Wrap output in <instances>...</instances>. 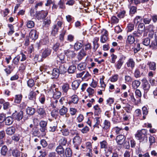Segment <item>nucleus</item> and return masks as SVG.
<instances>
[{
  "instance_id": "nucleus-1",
  "label": "nucleus",
  "mask_w": 157,
  "mask_h": 157,
  "mask_svg": "<svg viewBox=\"0 0 157 157\" xmlns=\"http://www.w3.org/2000/svg\"><path fill=\"white\" fill-rule=\"evenodd\" d=\"M147 131L145 129L138 130L135 134L136 138L140 142H143L147 140Z\"/></svg>"
},
{
  "instance_id": "nucleus-2",
  "label": "nucleus",
  "mask_w": 157,
  "mask_h": 157,
  "mask_svg": "<svg viewBox=\"0 0 157 157\" xmlns=\"http://www.w3.org/2000/svg\"><path fill=\"white\" fill-rule=\"evenodd\" d=\"M12 116L13 118L18 121H19L21 120L23 117V112L21 110H20L18 112L15 111V112L13 113L12 114Z\"/></svg>"
},
{
  "instance_id": "nucleus-3",
  "label": "nucleus",
  "mask_w": 157,
  "mask_h": 157,
  "mask_svg": "<svg viewBox=\"0 0 157 157\" xmlns=\"http://www.w3.org/2000/svg\"><path fill=\"white\" fill-rule=\"evenodd\" d=\"M142 81L143 82L142 85L144 91V92L147 93L150 89V85L145 78H144L142 80Z\"/></svg>"
},
{
  "instance_id": "nucleus-4",
  "label": "nucleus",
  "mask_w": 157,
  "mask_h": 157,
  "mask_svg": "<svg viewBox=\"0 0 157 157\" xmlns=\"http://www.w3.org/2000/svg\"><path fill=\"white\" fill-rule=\"evenodd\" d=\"M48 14V12L47 11H41L40 12L36 14V17L39 19H44L45 18Z\"/></svg>"
},
{
  "instance_id": "nucleus-5",
  "label": "nucleus",
  "mask_w": 157,
  "mask_h": 157,
  "mask_svg": "<svg viewBox=\"0 0 157 157\" xmlns=\"http://www.w3.org/2000/svg\"><path fill=\"white\" fill-rule=\"evenodd\" d=\"M125 140V138L124 136L122 135L117 136L116 138L117 143L120 145H122L124 143Z\"/></svg>"
},
{
  "instance_id": "nucleus-6",
  "label": "nucleus",
  "mask_w": 157,
  "mask_h": 157,
  "mask_svg": "<svg viewBox=\"0 0 157 157\" xmlns=\"http://www.w3.org/2000/svg\"><path fill=\"white\" fill-rule=\"evenodd\" d=\"M63 25V23L62 22L59 21V26L61 27V29H62V30L61 32V33L59 35V40L61 42H63L64 40V35L66 32V30L64 29V26H62Z\"/></svg>"
},
{
  "instance_id": "nucleus-7",
  "label": "nucleus",
  "mask_w": 157,
  "mask_h": 157,
  "mask_svg": "<svg viewBox=\"0 0 157 157\" xmlns=\"http://www.w3.org/2000/svg\"><path fill=\"white\" fill-rule=\"evenodd\" d=\"M125 58H126L125 57L124 58H121L117 62L116 64L115 65V67L117 69L119 70L121 69L124 63L123 59H124Z\"/></svg>"
},
{
  "instance_id": "nucleus-8",
  "label": "nucleus",
  "mask_w": 157,
  "mask_h": 157,
  "mask_svg": "<svg viewBox=\"0 0 157 157\" xmlns=\"http://www.w3.org/2000/svg\"><path fill=\"white\" fill-rule=\"evenodd\" d=\"M99 40V38L98 37H95L93 40V49L94 52L96 51L97 49L98 48L99 45L98 42Z\"/></svg>"
},
{
  "instance_id": "nucleus-9",
  "label": "nucleus",
  "mask_w": 157,
  "mask_h": 157,
  "mask_svg": "<svg viewBox=\"0 0 157 157\" xmlns=\"http://www.w3.org/2000/svg\"><path fill=\"white\" fill-rule=\"evenodd\" d=\"M126 64L128 67H131L133 69L135 67V62L132 59L130 58L127 60Z\"/></svg>"
},
{
  "instance_id": "nucleus-10",
  "label": "nucleus",
  "mask_w": 157,
  "mask_h": 157,
  "mask_svg": "<svg viewBox=\"0 0 157 157\" xmlns=\"http://www.w3.org/2000/svg\"><path fill=\"white\" fill-rule=\"evenodd\" d=\"M81 142L82 139L78 136H76L73 139V143L75 146H78Z\"/></svg>"
},
{
  "instance_id": "nucleus-11",
  "label": "nucleus",
  "mask_w": 157,
  "mask_h": 157,
  "mask_svg": "<svg viewBox=\"0 0 157 157\" xmlns=\"http://www.w3.org/2000/svg\"><path fill=\"white\" fill-rule=\"evenodd\" d=\"M80 83L79 80H75L71 84L72 89L74 90H76L79 86Z\"/></svg>"
},
{
  "instance_id": "nucleus-12",
  "label": "nucleus",
  "mask_w": 157,
  "mask_h": 157,
  "mask_svg": "<svg viewBox=\"0 0 157 157\" xmlns=\"http://www.w3.org/2000/svg\"><path fill=\"white\" fill-rule=\"evenodd\" d=\"M29 36L32 40H35L37 39L38 37V35L36 34V31L35 30L31 31L29 33Z\"/></svg>"
},
{
  "instance_id": "nucleus-13",
  "label": "nucleus",
  "mask_w": 157,
  "mask_h": 157,
  "mask_svg": "<svg viewBox=\"0 0 157 157\" xmlns=\"http://www.w3.org/2000/svg\"><path fill=\"white\" fill-rule=\"evenodd\" d=\"M27 114L30 116L33 115L35 113V109L34 108L28 107L26 110Z\"/></svg>"
},
{
  "instance_id": "nucleus-14",
  "label": "nucleus",
  "mask_w": 157,
  "mask_h": 157,
  "mask_svg": "<svg viewBox=\"0 0 157 157\" xmlns=\"http://www.w3.org/2000/svg\"><path fill=\"white\" fill-rule=\"evenodd\" d=\"M86 55V53L84 49H82L78 53V59L80 61L83 57Z\"/></svg>"
},
{
  "instance_id": "nucleus-15",
  "label": "nucleus",
  "mask_w": 157,
  "mask_h": 157,
  "mask_svg": "<svg viewBox=\"0 0 157 157\" xmlns=\"http://www.w3.org/2000/svg\"><path fill=\"white\" fill-rule=\"evenodd\" d=\"M4 122L6 125H10L13 123V118L11 117H6Z\"/></svg>"
},
{
  "instance_id": "nucleus-16",
  "label": "nucleus",
  "mask_w": 157,
  "mask_h": 157,
  "mask_svg": "<svg viewBox=\"0 0 157 157\" xmlns=\"http://www.w3.org/2000/svg\"><path fill=\"white\" fill-rule=\"evenodd\" d=\"M15 128L13 127H10L8 128L6 130V133L7 135H11L13 134L15 131Z\"/></svg>"
},
{
  "instance_id": "nucleus-17",
  "label": "nucleus",
  "mask_w": 157,
  "mask_h": 157,
  "mask_svg": "<svg viewBox=\"0 0 157 157\" xmlns=\"http://www.w3.org/2000/svg\"><path fill=\"white\" fill-rule=\"evenodd\" d=\"M94 114L95 115L99 116L101 112V110L99 108L98 105H97L94 106Z\"/></svg>"
},
{
  "instance_id": "nucleus-18",
  "label": "nucleus",
  "mask_w": 157,
  "mask_h": 157,
  "mask_svg": "<svg viewBox=\"0 0 157 157\" xmlns=\"http://www.w3.org/2000/svg\"><path fill=\"white\" fill-rule=\"evenodd\" d=\"M78 101V98L77 95H73L71 96V100L69 102V104L73 103L74 104H77Z\"/></svg>"
},
{
  "instance_id": "nucleus-19",
  "label": "nucleus",
  "mask_w": 157,
  "mask_h": 157,
  "mask_svg": "<svg viewBox=\"0 0 157 157\" xmlns=\"http://www.w3.org/2000/svg\"><path fill=\"white\" fill-rule=\"evenodd\" d=\"M83 42L81 41L80 42H77L74 44V48L76 50H78L80 49L82 46Z\"/></svg>"
},
{
  "instance_id": "nucleus-20",
  "label": "nucleus",
  "mask_w": 157,
  "mask_h": 157,
  "mask_svg": "<svg viewBox=\"0 0 157 157\" xmlns=\"http://www.w3.org/2000/svg\"><path fill=\"white\" fill-rule=\"evenodd\" d=\"M39 133V128L36 126L33 128L31 132V133L34 136H37Z\"/></svg>"
},
{
  "instance_id": "nucleus-21",
  "label": "nucleus",
  "mask_w": 157,
  "mask_h": 157,
  "mask_svg": "<svg viewBox=\"0 0 157 157\" xmlns=\"http://www.w3.org/2000/svg\"><path fill=\"white\" fill-rule=\"evenodd\" d=\"M140 84V82L138 80H135L132 82V86L133 89H136Z\"/></svg>"
},
{
  "instance_id": "nucleus-22",
  "label": "nucleus",
  "mask_w": 157,
  "mask_h": 157,
  "mask_svg": "<svg viewBox=\"0 0 157 157\" xmlns=\"http://www.w3.org/2000/svg\"><path fill=\"white\" fill-rule=\"evenodd\" d=\"M6 134L5 132L2 130L0 131V145L4 144L3 139L5 137Z\"/></svg>"
},
{
  "instance_id": "nucleus-23",
  "label": "nucleus",
  "mask_w": 157,
  "mask_h": 157,
  "mask_svg": "<svg viewBox=\"0 0 157 157\" xmlns=\"http://www.w3.org/2000/svg\"><path fill=\"white\" fill-rule=\"evenodd\" d=\"M21 152L17 149L13 150L12 151V155L14 157H19L20 156Z\"/></svg>"
},
{
  "instance_id": "nucleus-24",
  "label": "nucleus",
  "mask_w": 157,
  "mask_h": 157,
  "mask_svg": "<svg viewBox=\"0 0 157 157\" xmlns=\"http://www.w3.org/2000/svg\"><path fill=\"white\" fill-rule=\"evenodd\" d=\"M36 94L35 92L31 91L30 92L28 95V98L30 100L35 101L36 99Z\"/></svg>"
},
{
  "instance_id": "nucleus-25",
  "label": "nucleus",
  "mask_w": 157,
  "mask_h": 157,
  "mask_svg": "<svg viewBox=\"0 0 157 157\" xmlns=\"http://www.w3.org/2000/svg\"><path fill=\"white\" fill-rule=\"evenodd\" d=\"M142 109L143 111V119L144 120L145 119L146 116L148 113V110L147 108L145 106L143 107Z\"/></svg>"
},
{
  "instance_id": "nucleus-26",
  "label": "nucleus",
  "mask_w": 157,
  "mask_h": 157,
  "mask_svg": "<svg viewBox=\"0 0 157 157\" xmlns=\"http://www.w3.org/2000/svg\"><path fill=\"white\" fill-rule=\"evenodd\" d=\"M147 65L149 66V67L150 70L155 71L156 69V64L154 62H148Z\"/></svg>"
},
{
  "instance_id": "nucleus-27",
  "label": "nucleus",
  "mask_w": 157,
  "mask_h": 157,
  "mask_svg": "<svg viewBox=\"0 0 157 157\" xmlns=\"http://www.w3.org/2000/svg\"><path fill=\"white\" fill-rule=\"evenodd\" d=\"M61 107L62 108L59 109V114L61 115H65L66 117V114L67 111V109L66 107H65V106Z\"/></svg>"
},
{
  "instance_id": "nucleus-28",
  "label": "nucleus",
  "mask_w": 157,
  "mask_h": 157,
  "mask_svg": "<svg viewBox=\"0 0 157 157\" xmlns=\"http://www.w3.org/2000/svg\"><path fill=\"white\" fill-rule=\"evenodd\" d=\"M69 88V85L67 83H65L63 84L62 86V90L63 92L66 93H67Z\"/></svg>"
},
{
  "instance_id": "nucleus-29",
  "label": "nucleus",
  "mask_w": 157,
  "mask_h": 157,
  "mask_svg": "<svg viewBox=\"0 0 157 157\" xmlns=\"http://www.w3.org/2000/svg\"><path fill=\"white\" fill-rule=\"evenodd\" d=\"M143 33L142 30H138L137 31H134L132 33V35L134 37H140L142 36V34Z\"/></svg>"
},
{
  "instance_id": "nucleus-30",
  "label": "nucleus",
  "mask_w": 157,
  "mask_h": 157,
  "mask_svg": "<svg viewBox=\"0 0 157 157\" xmlns=\"http://www.w3.org/2000/svg\"><path fill=\"white\" fill-rule=\"evenodd\" d=\"M8 150V148L6 146H3L1 149V155L3 156H5L6 155Z\"/></svg>"
},
{
  "instance_id": "nucleus-31",
  "label": "nucleus",
  "mask_w": 157,
  "mask_h": 157,
  "mask_svg": "<svg viewBox=\"0 0 157 157\" xmlns=\"http://www.w3.org/2000/svg\"><path fill=\"white\" fill-rule=\"evenodd\" d=\"M94 121L95 123V124L94 125L93 127H94L99 128L98 125L100 123V117H95L94 119Z\"/></svg>"
},
{
  "instance_id": "nucleus-32",
  "label": "nucleus",
  "mask_w": 157,
  "mask_h": 157,
  "mask_svg": "<svg viewBox=\"0 0 157 157\" xmlns=\"http://www.w3.org/2000/svg\"><path fill=\"white\" fill-rule=\"evenodd\" d=\"M22 96L21 94L16 95L15 96L14 98V101L16 103H19L21 100Z\"/></svg>"
},
{
  "instance_id": "nucleus-33",
  "label": "nucleus",
  "mask_w": 157,
  "mask_h": 157,
  "mask_svg": "<svg viewBox=\"0 0 157 157\" xmlns=\"http://www.w3.org/2000/svg\"><path fill=\"white\" fill-rule=\"evenodd\" d=\"M67 69L65 67L64 64L59 66V74H63L67 72Z\"/></svg>"
},
{
  "instance_id": "nucleus-34",
  "label": "nucleus",
  "mask_w": 157,
  "mask_h": 157,
  "mask_svg": "<svg viewBox=\"0 0 157 157\" xmlns=\"http://www.w3.org/2000/svg\"><path fill=\"white\" fill-rule=\"evenodd\" d=\"M104 126L103 128L104 129L107 130L109 128L110 126V122L107 120H105L104 122Z\"/></svg>"
},
{
  "instance_id": "nucleus-35",
  "label": "nucleus",
  "mask_w": 157,
  "mask_h": 157,
  "mask_svg": "<svg viewBox=\"0 0 157 157\" xmlns=\"http://www.w3.org/2000/svg\"><path fill=\"white\" fill-rule=\"evenodd\" d=\"M135 41L134 36L130 35L128 36L127 42L129 44H132L134 43Z\"/></svg>"
},
{
  "instance_id": "nucleus-36",
  "label": "nucleus",
  "mask_w": 157,
  "mask_h": 157,
  "mask_svg": "<svg viewBox=\"0 0 157 157\" xmlns=\"http://www.w3.org/2000/svg\"><path fill=\"white\" fill-rule=\"evenodd\" d=\"M52 75L54 78H57L59 76V69L58 68H54L53 69Z\"/></svg>"
},
{
  "instance_id": "nucleus-37",
  "label": "nucleus",
  "mask_w": 157,
  "mask_h": 157,
  "mask_svg": "<svg viewBox=\"0 0 157 157\" xmlns=\"http://www.w3.org/2000/svg\"><path fill=\"white\" fill-rule=\"evenodd\" d=\"M86 64L85 63H79L78 65L77 68L79 70H84L86 66Z\"/></svg>"
},
{
  "instance_id": "nucleus-38",
  "label": "nucleus",
  "mask_w": 157,
  "mask_h": 157,
  "mask_svg": "<svg viewBox=\"0 0 157 157\" xmlns=\"http://www.w3.org/2000/svg\"><path fill=\"white\" fill-rule=\"evenodd\" d=\"M60 104L61 106H65L67 105V100L64 97H62L59 100V105Z\"/></svg>"
},
{
  "instance_id": "nucleus-39",
  "label": "nucleus",
  "mask_w": 157,
  "mask_h": 157,
  "mask_svg": "<svg viewBox=\"0 0 157 157\" xmlns=\"http://www.w3.org/2000/svg\"><path fill=\"white\" fill-rule=\"evenodd\" d=\"M36 112L40 115L44 116L46 114L44 109L41 108H38L36 110Z\"/></svg>"
},
{
  "instance_id": "nucleus-40",
  "label": "nucleus",
  "mask_w": 157,
  "mask_h": 157,
  "mask_svg": "<svg viewBox=\"0 0 157 157\" xmlns=\"http://www.w3.org/2000/svg\"><path fill=\"white\" fill-rule=\"evenodd\" d=\"M66 54L68 57H74L75 55V54L74 52L73 51H71L70 50H68L66 53Z\"/></svg>"
},
{
  "instance_id": "nucleus-41",
  "label": "nucleus",
  "mask_w": 157,
  "mask_h": 157,
  "mask_svg": "<svg viewBox=\"0 0 157 157\" xmlns=\"http://www.w3.org/2000/svg\"><path fill=\"white\" fill-rule=\"evenodd\" d=\"M150 40L149 38H146L143 40V44L146 46L149 45L150 44Z\"/></svg>"
},
{
  "instance_id": "nucleus-42",
  "label": "nucleus",
  "mask_w": 157,
  "mask_h": 157,
  "mask_svg": "<svg viewBox=\"0 0 157 157\" xmlns=\"http://www.w3.org/2000/svg\"><path fill=\"white\" fill-rule=\"evenodd\" d=\"M50 54V51L49 50L45 49L42 54V58H45Z\"/></svg>"
},
{
  "instance_id": "nucleus-43",
  "label": "nucleus",
  "mask_w": 157,
  "mask_h": 157,
  "mask_svg": "<svg viewBox=\"0 0 157 157\" xmlns=\"http://www.w3.org/2000/svg\"><path fill=\"white\" fill-rule=\"evenodd\" d=\"M129 8L130 9V13L133 14H134L136 11V8L134 6L130 7V4L128 5Z\"/></svg>"
},
{
  "instance_id": "nucleus-44",
  "label": "nucleus",
  "mask_w": 157,
  "mask_h": 157,
  "mask_svg": "<svg viewBox=\"0 0 157 157\" xmlns=\"http://www.w3.org/2000/svg\"><path fill=\"white\" fill-rule=\"evenodd\" d=\"M72 155V152L70 148H67L65 151V157H71Z\"/></svg>"
},
{
  "instance_id": "nucleus-45",
  "label": "nucleus",
  "mask_w": 157,
  "mask_h": 157,
  "mask_svg": "<svg viewBox=\"0 0 157 157\" xmlns=\"http://www.w3.org/2000/svg\"><path fill=\"white\" fill-rule=\"evenodd\" d=\"M58 26L56 25H54L53 27V29L52 32V34L54 36L56 34H58Z\"/></svg>"
},
{
  "instance_id": "nucleus-46",
  "label": "nucleus",
  "mask_w": 157,
  "mask_h": 157,
  "mask_svg": "<svg viewBox=\"0 0 157 157\" xmlns=\"http://www.w3.org/2000/svg\"><path fill=\"white\" fill-rule=\"evenodd\" d=\"M35 85L34 80L33 79H29L27 81V85L30 88H32Z\"/></svg>"
},
{
  "instance_id": "nucleus-47",
  "label": "nucleus",
  "mask_w": 157,
  "mask_h": 157,
  "mask_svg": "<svg viewBox=\"0 0 157 157\" xmlns=\"http://www.w3.org/2000/svg\"><path fill=\"white\" fill-rule=\"evenodd\" d=\"M51 114L52 116L55 119L59 115V112H58V109H54L51 112Z\"/></svg>"
},
{
  "instance_id": "nucleus-48",
  "label": "nucleus",
  "mask_w": 157,
  "mask_h": 157,
  "mask_svg": "<svg viewBox=\"0 0 157 157\" xmlns=\"http://www.w3.org/2000/svg\"><path fill=\"white\" fill-rule=\"evenodd\" d=\"M76 67L74 65H71L69 67L68 71L70 73H73L76 70Z\"/></svg>"
},
{
  "instance_id": "nucleus-49",
  "label": "nucleus",
  "mask_w": 157,
  "mask_h": 157,
  "mask_svg": "<svg viewBox=\"0 0 157 157\" xmlns=\"http://www.w3.org/2000/svg\"><path fill=\"white\" fill-rule=\"evenodd\" d=\"M59 155L60 157H65L64 154V148L61 145H59Z\"/></svg>"
},
{
  "instance_id": "nucleus-50",
  "label": "nucleus",
  "mask_w": 157,
  "mask_h": 157,
  "mask_svg": "<svg viewBox=\"0 0 157 157\" xmlns=\"http://www.w3.org/2000/svg\"><path fill=\"white\" fill-rule=\"evenodd\" d=\"M130 4L137 5L139 4L141 2V0H128Z\"/></svg>"
},
{
  "instance_id": "nucleus-51",
  "label": "nucleus",
  "mask_w": 157,
  "mask_h": 157,
  "mask_svg": "<svg viewBox=\"0 0 157 157\" xmlns=\"http://www.w3.org/2000/svg\"><path fill=\"white\" fill-rule=\"evenodd\" d=\"M26 26L28 28H32L34 26V22L33 21H29L27 22Z\"/></svg>"
},
{
  "instance_id": "nucleus-52",
  "label": "nucleus",
  "mask_w": 157,
  "mask_h": 157,
  "mask_svg": "<svg viewBox=\"0 0 157 157\" xmlns=\"http://www.w3.org/2000/svg\"><path fill=\"white\" fill-rule=\"evenodd\" d=\"M134 25L132 24H129L127 27V32H131L134 29Z\"/></svg>"
},
{
  "instance_id": "nucleus-53",
  "label": "nucleus",
  "mask_w": 157,
  "mask_h": 157,
  "mask_svg": "<svg viewBox=\"0 0 157 157\" xmlns=\"http://www.w3.org/2000/svg\"><path fill=\"white\" fill-rule=\"evenodd\" d=\"M134 75L135 77L136 78H139L141 76V74L140 72L138 69L136 68L135 69Z\"/></svg>"
},
{
  "instance_id": "nucleus-54",
  "label": "nucleus",
  "mask_w": 157,
  "mask_h": 157,
  "mask_svg": "<svg viewBox=\"0 0 157 157\" xmlns=\"http://www.w3.org/2000/svg\"><path fill=\"white\" fill-rule=\"evenodd\" d=\"M87 91L88 93V95L90 97H91L94 93V90L91 88L89 87L87 90Z\"/></svg>"
},
{
  "instance_id": "nucleus-55",
  "label": "nucleus",
  "mask_w": 157,
  "mask_h": 157,
  "mask_svg": "<svg viewBox=\"0 0 157 157\" xmlns=\"http://www.w3.org/2000/svg\"><path fill=\"white\" fill-rule=\"evenodd\" d=\"M101 148H107V144L106 141L104 140L100 142Z\"/></svg>"
},
{
  "instance_id": "nucleus-56",
  "label": "nucleus",
  "mask_w": 157,
  "mask_h": 157,
  "mask_svg": "<svg viewBox=\"0 0 157 157\" xmlns=\"http://www.w3.org/2000/svg\"><path fill=\"white\" fill-rule=\"evenodd\" d=\"M53 49L55 51V54L57 55V57H58L59 56L57 54V52L58 51L59 48V43H56L55 45L53 46Z\"/></svg>"
},
{
  "instance_id": "nucleus-57",
  "label": "nucleus",
  "mask_w": 157,
  "mask_h": 157,
  "mask_svg": "<svg viewBox=\"0 0 157 157\" xmlns=\"http://www.w3.org/2000/svg\"><path fill=\"white\" fill-rule=\"evenodd\" d=\"M132 108V106L127 104L124 107V109L128 113H130Z\"/></svg>"
},
{
  "instance_id": "nucleus-58",
  "label": "nucleus",
  "mask_w": 157,
  "mask_h": 157,
  "mask_svg": "<svg viewBox=\"0 0 157 157\" xmlns=\"http://www.w3.org/2000/svg\"><path fill=\"white\" fill-rule=\"evenodd\" d=\"M66 0H60L59 1V8L64 9L65 8V3Z\"/></svg>"
},
{
  "instance_id": "nucleus-59",
  "label": "nucleus",
  "mask_w": 157,
  "mask_h": 157,
  "mask_svg": "<svg viewBox=\"0 0 157 157\" xmlns=\"http://www.w3.org/2000/svg\"><path fill=\"white\" fill-rule=\"evenodd\" d=\"M6 114L4 113H0V123H2L5 120Z\"/></svg>"
},
{
  "instance_id": "nucleus-60",
  "label": "nucleus",
  "mask_w": 157,
  "mask_h": 157,
  "mask_svg": "<svg viewBox=\"0 0 157 157\" xmlns=\"http://www.w3.org/2000/svg\"><path fill=\"white\" fill-rule=\"evenodd\" d=\"M119 21L118 19L115 16H113L111 18V23L113 24L117 23Z\"/></svg>"
},
{
  "instance_id": "nucleus-61",
  "label": "nucleus",
  "mask_w": 157,
  "mask_h": 157,
  "mask_svg": "<svg viewBox=\"0 0 157 157\" xmlns=\"http://www.w3.org/2000/svg\"><path fill=\"white\" fill-rule=\"evenodd\" d=\"M20 60V56H17L13 59V63L14 64L16 65H18Z\"/></svg>"
},
{
  "instance_id": "nucleus-62",
  "label": "nucleus",
  "mask_w": 157,
  "mask_h": 157,
  "mask_svg": "<svg viewBox=\"0 0 157 157\" xmlns=\"http://www.w3.org/2000/svg\"><path fill=\"white\" fill-rule=\"evenodd\" d=\"M18 56H20V59H21V61H25L26 59V56L23 53H21L19 55H18Z\"/></svg>"
},
{
  "instance_id": "nucleus-63",
  "label": "nucleus",
  "mask_w": 157,
  "mask_h": 157,
  "mask_svg": "<svg viewBox=\"0 0 157 157\" xmlns=\"http://www.w3.org/2000/svg\"><path fill=\"white\" fill-rule=\"evenodd\" d=\"M134 47V52L135 53H136L140 49V44L139 43L135 44Z\"/></svg>"
},
{
  "instance_id": "nucleus-64",
  "label": "nucleus",
  "mask_w": 157,
  "mask_h": 157,
  "mask_svg": "<svg viewBox=\"0 0 157 157\" xmlns=\"http://www.w3.org/2000/svg\"><path fill=\"white\" fill-rule=\"evenodd\" d=\"M126 12L124 10H123L120 11L117 15L118 17L120 18H123L125 15Z\"/></svg>"
}]
</instances>
